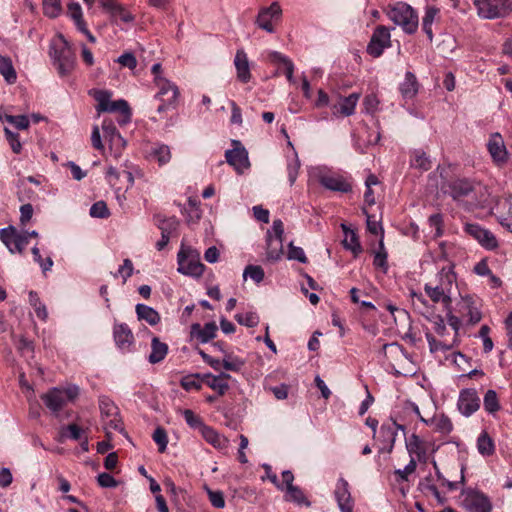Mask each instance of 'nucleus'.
Wrapping results in <instances>:
<instances>
[{
  "mask_svg": "<svg viewBox=\"0 0 512 512\" xmlns=\"http://www.w3.org/2000/svg\"><path fill=\"white\" fill-rule=\"evenodd\" d=\"M168 353V345L161 342L158 337H153L151 341V353L148 356V361L151 364H156L164 360Z\"/></svg>",
  "mask_w": 512,
  "mask_h": 512,
  "instance_id": "30",
  "label": "nucleus"
},
{
  "mask_svg": "<svg viewBox=\"0 0 512 512\" xmlns=\"http://www.w3.org/2000/svg\"><path fill=\"white\" fill-rule=\"evenodd\" d=\"M150 156L156 160L159 165H165L171 160L170 147L165 144H156L152 147Z\"/></svg>",
  "mask_w": 512,
  "mask_h": 512,
  "instance_id": "41",
  "label": "nucleus"
},
{
  "mask_svg": "<svg viewBox=\"0 0 512 512\" xmlns=\"http://www.w3.org/2000/svg\"><path fill=\"white\" fill-rule=\"evenodd\" d=\"M201 434L208 443L219 450L226 449L228 446V440L223 435L219 434L216 430L207 425L202 427Z\"/></svg>",
  "mask_w": 512,
  "mask_h": 512,
  "instance_id": "29",
  "label": "nucleus"
},
{
  "mask_svg": "<svg viewBox=\"0 0 512 512\" xmlns=\"http://www.w3.org/2000/svg\"><path fill=\"white\" fill-rule=\"evenodd\" d=\"M133 270L132 261L130 259H125L114 276H121L123 278V283H125L127 279L132 276Z\"/></svg>",
  "mask_w": 512,
  "mask_h": 512,
  "instance_id": "61",
  "label": "nucleus"
},
{
  "mask_svg": "<svg viewBox=\"0 0 512 512\" xmlns=\"http://www.w3.org/2000/svg\"><path fill=\"white\" fill-rule=\"evenodd\" d=\"M32 254H33L34 260L40 265V267L42 268V271L44 273L49 271L52 268L53 260L51 259V257H47L46 259H43L38 247L35 246L32 248Z\"/></svg>",
  "mask_w": 512,
  "mask_h": 512,
  "instance_id": "54",
  "label": "nucleus"
},
{
  "mask_svg": "<svg viewBox=\"0 0 512 512\" xmlns=\"http://www.w3.org/2000/svg\"><path fill=\"white\" fill-rule=\"evenodd\" d=\"M342 228L345 233V238L343 240L344 247L351 250L355 255L359 254L362 251V248L357 234L353 230L348 229L344 224L342 225Z\"/></svg>",
  "mask_w": 512,
  "mask_h": 512,
  "instance_id": "40",
  "label": "nucleus"
},
{
  "mask_svg": "<svg viewBox=\"0 0 512 512\" xmlns=\"http://www.w3.org/2000/svg\"><path fill=\"white\" fill-rule=\"evenodd\" d=\"M155 84L158 88L155 97L161 102L157 112L163 113L170 108H174L179 95L178 87L165 78H156Z\"/></svg>",
  "mask_w": 512,
  "mask_h": 512,
  "instance_id": "9",
  "label": "nucleus"
},
{
  "mask_svg": "<svg viewBox=\"0 0 512 512\" xmlns=\"http://www.w3.org/2000/svg\"><path fill=\"white\" fill-rule=\"evenodd\" d=\"M266 259L270 262L279 260L283 254V239L274 238L270 232H267Z\"/></svg>",
  "mask_w": 512,
  "mask_h": 512,
  "instance_id": "27",
  "label": "nucleus"
},
{
  "mask_svg": "<svg viewBox=\"0 0 512 512\" xmlns=\"http://www.w3.org/2000/svg\"><path fill=\"white\" fill-rule=\"evenodd\" d=\"M90 215L95 218H107L109 210L106 203L104 201L94 203L90 208Z\"/></svg>",
  "mask_w": 512,
  "mask_h": 512,
  "instance_id": "59",
  "label": "nucleus"
},
{
  "mask_svg": "<svg viewBox=\"0 0 512 512\" xmlns=\"http://www.w3.org/2000/svg\"><path fill=\"white\" fill-rule=\"evenodd\" d=\"M126 179L125 191L129 190L134 185V175L132 171L123 170L122 172L117 171L114 167L110 166L107 169L106 178L109 184L116 189V192L122 190L123 187L119 186L121 178Z\"/></svg>",
  "mask_w": 512,
  "mask_h": 512,
  "instance_id": "20",
  "label": "nucleus"
},
{
  "mask_svg": "<svg viewBox=\"0 0 512 512\" xmlns=\"http://www.w3.org/2000/svg\"><path fill=\"white\" fill-rule=\"evenodd\" d=\"M448 188V193L456 201L469 196L474 190L472 183L467 179L453 180L449 183Z\"/></svg>",
  "mask_w": 512,
  "mask_h": 512,
  "instance_id": "25",
  "label": "nucleus"
},
{
  "mask_svg": "<svg viewBox=\"0 0 512 512\" xmlns=\"http://www.w3.org/2000/svg\"><path fill=\"white\" fill-rule=\"evenodd\" d=\"M223 368L227 371L238 372L242 369L245 361L237 356L225 354L222 360Z\"/></svg>",
  "mask_w": 512,
  "mask_h": 512,
  "instance_id": "47",
  "label": "nucleus"
},
{
  "mask_svg": "<svg viewBox=\"0 0 512 512\" xmlns=\"http://www.w3.org/2000/svg\"><path fill=\"white\" fill-rule=\"evenodd\" d=\"M217 325L215 322L206 323L203 327L195 323L191 326V334L200 342L207 343L216 336Z\"/></svg>",
  "mask_w": 512,
  "mask_h": 512,
  "instance_id": "26",
  "label": "nucleus"
},
{
  "mask_svg": "<svg viewBox=\"0 0 512 512\" xmlns=\"http://www.w3.org/2000/svg\"><path fill=\"white\" fill-rule=\"evenodd\" d=\"M234 65L236 68L237 79L242 83H247L251 80L250 63L246 52L243 49H238L234 58Z\"/></svg>",
  "mask_w": 512,
  "mask_h": 512,
  "instance_id": "23",
  "label": "nucleus"
},
{
  "mask_svg": "<svg viewBox=\"0 0 512 512\" xmlns=\"http://www.w3.org/2000/svg\"><path fill=\"white\" fill-rule=\"evenodd\" d=\"M286 500L294 502L298 505L310 506L311 503L307 500L302 490L297 486L288 487L286 490Z\"/></svg>",
  "mask_w": 512,
  "mask_h": 512,
  "instance_id": "45",
  "label": "nucleus"
},
{
  "mask_svg": "<svg viewBox=\"0 0 512 512\" xmlns=\"http://www.w3.org/2000/svg\"><path fill=\"white\" fill-rule=\"evenodd\" d=\"M282 18V8L278 2H272L267 7H261L255 19L258 28L267 33H274L275 27L273 22H278Z\"/></svg>",
  "mask_w": 512,
  "mask_h": 512,
  "instance_id": "10",
  "label": "nucleus"
},
{
  "mask_svg": "<svg viewBox=\"0 0 512 512\" xmlns=\"http://www.w3.org/2000/svg\"><path fill=\"white\" fill-rule=\"evenodd\" d=\"M29 303L31 306H33L37 317L45 321L48 317V312L46 306L40 301L36 292L30 291Z\"/></svg>",
  "mask_w": 512,
  "mask_h": 512,
  "instance_id": "46",
  "label": "nucleus"
},
{
  "mask_svg": "<svg viewBox=\"0 0 512 512\" xmlns=\"http://www.w3.org/2000/svg\"><path fill=\"white\" fill-rule=\"evenodd\" d=\"M99 408L106 438L112 440V431H118L127 437L119 408L107 397L99 399Z\"/></svg>",
  "mask_w": 512,
  "mask_h": 512,
  "instance_id": "5",
  "label": "nucleus"
},
{
  "mask_svg": "<svg viewBox=\"0 0 512 512\" xmlns=\"http://www.w3.org/2000/svg\"><path fill=\"white\" fill-rule=\"evenodd\" d=\"M495 210L499 223L512 233V196L498 201Z\"/></svg>",
  "mask_w": 512,
  "mask_h": 512,
  "instance_id": "21",
  "label": "nucleus"
},
{
  "mask_svg": "<svg viewBox=\"0 0 512 512\" xmlns=\"http://www.w3.org/2000/svg\"><path fill=\"white\" fill-rule=\"evenodd\" d=\"M458 410L465 417L471 416L480 407V399L475 389L466 388L460 391L458 402Z\"/></svg>",
  "mask_w": 512,
  "mask_h": 512,
  "instance_id": "14",
  "label": "nucleus"
},
{
  "mask_svg": "<svg viewBox=\"0 0 512 512\" xmlns=\"http://www.w3.org/2000/svg\"><path fill=\"white\" fill-rule=\"evenodd\" d=\"M235 319L240 325L246 327H255L259 323V317L255 312L237 314Z\"/></svg>",
  "mask_w": 512,
  "mask_h": 512,
  "instance_id": "52",
  "label": "nucleus"
},
{
  "mask_svg": "<svg viewBox=\"0 0 512 512\" xmlns=\"http://www.w3.org/2000/svg\"><path fill=\"white\" fill-rule=\"evenodd\" d=\"M477 450L484 457H489L495 452L494 441L486 431H482L477 438Z\"/></svg>",
  "mask_w": 512,
  "mask_h": 512,
  "instance_id": "37",
  "label": "nucleus"
},
{
  "mask_svg": "<svg viewBox=\"0 0 512 512\" xmlns=\"http://www.w3.org/2000/svg\"><path fill=\"white\" fill-rule=\"evenodd\" d=\"M439 13L440 10L435 6H427L425 9V15L422 19V29L430 42L433 40L432 24L438 17Z\"/></svg>",
  "mask_w": 512,
  "mask_h": 512,
  "instance_id": "34",
  "label": "nucleus"
},
{
  "mask_svg": "<svg viewBox=\"0 0 512 512\" xmlns=\"http://www.w3.org/2000/svg\"><path fill=\"white\" fill-rule=\"evenodd\" d=\"M265 276L264 270L259 265H248L244 269L243 278L246 279L250 277L255 283H260L263 281Z\"/></svg>",
  "mask_w": 512,
  "mask_h": 512,
  "instance_id": "50",
  "label": "nucleus"
},
{
  "mask_svg": "<svg viewBox=\"0 0 512 512\" xmlns=\"http://www.w3.org/2000/svg\"><path fill=\"white\" fill-rule=\"evenodd\" d=\"M206 490L209 497V501L211 502L212 506L219 509L225 507V499L223 492L219 490L214 491L209 488H207Z\"/></svg>",
  "mask_w": 512,
  "mask_h": 512,
  "instance_id": "60",
  "label": "nucleus"
},
{
  "mask_svg": "<svg viewBox=\"0 0 512 512\" xmlns=\"http://www.w3.org/2000/svg\"><path fill=\"white\" fill-rule=\"evenodd\" d=\"M0 74L8 84H14L17 80V73L13 66L12 60L8 56L0 54Z\"/></svg>",
  "mask_w": 512,
  "mask_h": 512,
  "instance_id": "36",
  "label": "nucleus"
},
{
  "mask_svg": "<svg viewBox=\"0 0 512 512\" xmlns=\"http://www.w3.org/2000/svg\"><path fill=\"white\" fill-rule=\"evenodd\" d=\"M479 308L480 301L476 296H463L459 302L460 313L463 317H467L471 324H476L481 320L482 314Z\"/></svg>",
  "mask_w": 512,
  "mask_h": 512,
  "instance_id": "16",
  "label": "nucleus"
},
{
  "mask_svg": "<svg viewBox=\"0 0 512 512\" xmlns=\"http://www.w3.org/2000/svg\"><path fill=\"white\" fill-rule=\"evenodd\" d=\"M474 5L483 19L503 18L512 12V0H474Z\"/></svg>",
  "mask_w": 512,
  "mask_h": 512,
  "instance_id": "7",
  "label": "nucleus"
},
{
  "mask_svg": "<svg viewBox=\"0 0 512 512\" xmlns=\"http://www.w3.org/2000/svg\"><path fill=\"white\" fill-rule=\"evenodd\" d=\"M50 56L61 77L71 74L76 66V55L62 35L59 36V43L52 44Z\"/></svg>",
  "mask_w": 512,
  "mask_h": 512,
  "instance_id": "4",
  "label": "nucleus"
},
{
  "mask_svg": "<svg viewBox=\"0 0 512 512\" xmlns=\"http://www.w3.org/2000/svg\"><path fill=\"white\" fill-rule=\"evenodd\" d=\"M426 339L428 341L429 348H430L431 352H436L439 350H443V351L450 350L453 346L452 344H448V343L436 340L435 337L430 333H426Z\"/></svg>",
  "mask_w": 512,
  "mask_h": 512,
  "instance_id": "58",
  "label": "nucleus"
},
{
  "mask_svg": "<svg viewBox=\"0 0 512 512\" xmlns=\"http://www.w3.org/2000/svg\"><path fill=\"white\" fill-rule=\"evenodd\" d=\"M79 395L77 386L67 388L54 387L41 396L45 406L54 414H57L69 401L75 400Z\"/></svg>",
  "mask_w": 512,
  "mask_h": 512,
  "instance_id": "6",
  "label": "nucleus"
},
{
  "mask_svg": "<svg viewBox=\"0 0 512 512\" xmlns=\"http://www.w3.org/2000/svg\"><path fill=\"white\" fill-rule=\"evenodd\" d=\"M103 136L106 141L109 142L110 147H116L117 149L123 148L126 145V141L118 132L114 122L111 119L105 118L102 122Z\"/></svg>",
  "mask_w": 512,
  "mask_h": 512,
  "instance_id": "22",
  "label": "nucleus"
},
{
  "mask_svg": "<svg viewBox=\"0 0 512 512\" xmlns=\"http://www.w3.org/2000/svg\"><path fill=\"white\" fill-rule=\"evenodd\" d=\"M152 438L158 445V451L160 453L165 452L168 444V437L165 429L162 427H157L153 432Z\"/></svg>",
  "mask_w": 512,
  "mask_h": 512,
  "instance_id": "51",
  "label": "nucleus"
},
{
  "mask_svg": "<svg viewBox=\"0 0 512 512\" xmlns=\"http://www.w3.org/2000/svg\"><path fill=\"white\" fill-rule=\"evenodd\" d=\"M114 340L118 348L128 350L133 344L134 336L127 324H116L113 329Z\"/></svg>",
  "mask_w": 512,
  "mask_h": 512,
  "instance_id": "24",
  "label": "nucleus"
},
{
  "mask_svg": "<svg viewBox=\"0 0 512 512\" xmlns=\"http://www.w3.org/2000/svg\"><path fill=\"white\" fill-rule=\"evenodd\" d=\"M97 482L102 488H115L118 486L117 480L106 472L100 473L97 476Z\"/></svg>",
  "mask_w": 512,
  "mask_h": 512,
  "instance_id": "64",
  "label": "nucleus"
},
{
  "mask_svg": "<svg viewBox=\"0 0 512 512\" xmlns=\"http://www.w3.org/2000/svg\"><path fill=\"white\" fill-rule=\"evenodd\" d=\"M398 430L404 432L405 428L403 425L397 424L396 422L384 423L380 427V435L383 441L388 444V452H391L394 448Z\"/></svg>",
  "mask_w": 512,
  "mask_h": 512,
  "instance_id": "28",
  "label": "nucleus"
},
{
  "mask_svg": "<svg viewBox=\"0 0 512 512\" xmlns=\"http://www.w3.org/2000/svg\"><path fill=\"white\" fill-rule=\"evenodd\" d=\"M457 286V277L454 272V265L442 267L436 274L435 279L425 283V294L433 303H441L449 307L452 303V294Z\"/></svg>",
  "mask_w": 512,
  "mask_h": 512,
  "instance_id": "1",
  "label": "nucleus"
},
{
  "mask_svg": "<svg viewBox=\"0 0 512 512\" xmlns=\"http://www.w3.org/2000/svg\"><path fill=\"white\" fill-rule=\"evenodd\" d=\"M334 496L341 512H353L354 500L349 490V484L344 478L337 481Z\"/></svg>",
  "mask_w": 512,
  "mask_h": 512,
  "instance_id": "17",
  "label": "nucleus"
},
{
  "mask_svg": "<svg viewBox=\"0 0 512 512\" xmlns=\"http://www.w3.org/2000/svg\"><path fill=\"white\" fill-rule=\"evenodd\" d=\"M410 166L424 172L431 169L432 163L423 150L416 149L412 152Z\"/></svg>",
  "mask_w": 512,
  "mask_h": 512,
  "instance_id": "35",
  "label": "nucleus"
},
{
  "mask_svg": "<svg viewBox=\"0 0 512 512\" xmlns=\"http://www.w3.org/2000/svg\"><path fill=\"white\" fill-rule=\"evenodd\" d=\"M178 272L191 276L201 277L205 266L200 262L198 254L191 249L181 248L177 255Z\"/></svg>",
  "mask_w": 512,
  "mask_h": 512,
  "instance_id": "8",
  "label": "nucleus"
},
{
  "mask_svg": "<svg viewBox=\"0 0 512 512\" xmlns=\"http://www.w3.org/2000/svg\"><path fill=\"white\" fill-rule=\"evenodd\" d=\"M202 380L208 387L216 391L220 396L224 395L229 389L228 382H222L221 379L217 378L216 375L211 373L203 374Z\"/></svg>",
  "mask_w": 512,
  "mask_h": 512,
  "instance_id": "39",
  "label": "nucleus"
},
{
  "mask_svg": "<svg viewBox=\"0 0 512 512\" xmlns=\"http://www.w3.org/2000/svg\"><path fill=\"white\" fill-rule=\"evenodd\" d=\"M4 132L12 151L16 154H19L22 150V144L20 142L19 135L17 133H13L8 128H5Z\"/></svg>",
  "mask_w": 512,
  "mask_h": 512,
  "instance_id": "55",
  "label": "nucleus"
},
{
  "mask_svg": "<svg viewBox=\"0 0 512 512\" xmlns=\"http://www.w3.org/2000/svg\"><path fill=\"white\" fill-rule=\"evenodd\" d=\"M203 380L202 375L200 374H194V375H187L181 379V386L186 391L190 390H199L202 386Z\"/></svg>",
  "mask_w": 512,
  "mask_h": 512,
  "instance_id": "48",
  "label": "nucleus"
},
{
  "mask_svg": "<svg viewBox=\"0 0 512 512\" xmlns=\"http://www.w3.org/2000/svg\"><path fill=\"white\" fill-rule=\"evenodd\" d=\"M430 227L435 229L434 236L441 237L443 235V217L441 214H433L428 219Z\"/></svg>",
  "mask_w": 512,
  "mask_h": 512,
  "instance_id": "63",
  "label": "nucleus"
},
{
  "mask_svg": "<svg viewBox=\"0 0 512 512\" xmlns=\"http://www.w3.org/2000/svg\"><path fill=\"white\" fill-rule=\"evenodd\" d=\"M90 94L98 102L96 110L98 114L102 112H119L117 122L120 125H125L131 121V109L128 102L123 99L111 101L112 93L108 90H92Z\"/></svg>",
  "mask_w": 512,
  "mask_h": 512,
  "instance_id": "2",
  "label": "nucleus"
},
{
  "mask_svg": "<svg viewBox=\"0 0 512 512\" xmlns=\"http://www.w3.org/2000/svg\"><path fill=\"white\" fill-rule=\"evenodd\" d=\"M319 181L323 187L335 192L347 193L352 189L351 184L341 175H322Z\"/></svg>",
  "mask_w": 512,
  "mask_h": 512,
  "instance_id": "19",
  "label": "nucleus"
},
{
  "mask_svg": "<svg viewBox=\"0 0 512 512\" xmlns=\"http://www.w3.org/2000/svg\"><path fill=\"white\" fill-rule=\"evenodd\" d=\"M359 97L360 95L358 93H352L343 98L339 106H334V113L341 114L342 116H350L354 114Z\"/></svg>",
  "mask_w": 512,
  "mask_h": 512,
  "instance_id": "32",
  "label": "nucleus"
},
{
  "mask_svg": "<svg viewBox=\"0 0 512 512\" xmlns=\"http://www.w3.org/2000/svg\"><path fill=\"white\" fill-rule=\"evenodd\" d=\"M387 17L407 34H414L419 25L417 12L407 3L397 2L386 9Z\"/></svg>",
  "mask_w": 512,
  "mask_h": 512,
  "instance_id": "3",
  "label": "nucleus"
},
{
  "mask_svg": "<svg viewBox=\"0 0 512 512\" xmlns=\"http://www.w3.org/2000/svg\"><path fill=\"white\" fill-rule=\"evenodd\" d=\"M288 259L297 260L301 263H307V257L304 250L301 247L294 246L291 242L288 246Z\"/></svg>",
  "mask_w": 512,
  "mask_h": 512,
  "instance_id": "57",
  "label": "nucleus"
},
{
  "mask_svg": "<svg viewBox=\"0 0 512 512\" xmlns=\"http://www.w3.org/2000/svg\"><path fill=\"white\" fill-rule=\"evenodd\" d=\"M400 91L404 98L414 97L418 91L417 80L412 72H406L404 82L400 86Z\"/></svg>",
  "mask_w": 512,
  "mask_h": 512,
  "instance_id": "38",
  "label": "nucleus"
},
{
  "mask_svg": "<svg viewBox=\"0 0 512 512\" xmlns=\"http://www.w3.org/2000/svg\"><path fill=\"white\" fill-rule=\"evenodd\" d=\"M406 448L410 455H416L419 460L426 456L427 449L424 441L416 434L406 439Z\"/></svg>",
  "mask_w": 512,
  "mask_h": 512,
  "instance_id": "33",
  "label": "nucleus"
},
{
  "mask_svg": "<svg viewBox=\"0 0 512 512\" xmlns=\"http://www.w3.org/2000/svg\"><path fill=\"white\" fill-rule=\"evenodd\" d=\"M82 433L83 429L80 428L77 424H69L61 429L59 441H62L64 438H69L75 441L80 440Z\"/></svg>",
  "mask_w": 512,
  "mask_h": 512,
  "instance_id": "49",
  "label": "nucleus"
},
{
  "mask_svg": "<svg viewBox=\"0 0 512 512\" xmlns=\"http://www.w3.org/2000/svg\"><path fill=\"white\" fill-rule=\"evenodd\" d=\"M0 239L11 253H15L16 229L8 226L0 230Z\"/></svg>",
  "mask_w": 512,
  "mask_h": 512,
  "instance_id": "43",
  "label": "nucleus"
},
{
  "mask_svg": "<svg viewBox=\"0 0 512 512\" xmlns=\"http://www.w3.org/2000/svg\"><path fill=\"white\" fill-rule=\"evenodd\" d=\"M464 231L486 249L492 250L498 246L494 234L477 223L465 224Z\"/></svg>",
  "mask_w": 512,
  "mask_h": 512,
  "instance_id": "13",
  "label": "nucleus"
},
{
  "mask_svg": "<svg viewBox=\"0 0 512 512\" xmlns=\"http://www.w3.org/2000/svg\"><path fill=\"white\" fill-rule=\"evenodd\" d=\"M391 46L390 29L379 25L375 28L367 45V53L375 58L380 57L385 48Z\"/></svg>",
  "mask_w": 512,
  "mask_h": 512,
  "instance_id": "12",
  "label": "nucleus"
},
{
  "mask_svg": "<svg viewBox=\"0 0 512 512\" xmlns=\"http://www.w3.org/2000/svg\"><path fill=\"white\" fill-rule=\"evenodd\" d=\"M232 146L225 152L226 161L238 174H243L250 167L248 152L239 140H232Z\"/></svg>",
  "mask_w": 512,
  "mask_h": 512,
  "instance_id": "11",
  "label": "nucleus"
},
{
  "mask_svg": "<svg viewBox=\"0 0 512 512\" xmlns=\"http://www.w3.org/2000/svg\"><path fill=\"white\" fill-rule=\"evenodd\" d=\"M483 406L489 414H494L500 410V404L496 391L490 389L485 393Z\"/></svg>",
  "mask_w": 512,
  "mask_h": 512,
  "instance_id": "44",
  "label": "nucleus"
},
{
  "mask_svg": "<svg viewBox=\"0 0 512 512\" xmlns=\"http://www.w3.org/2000/svg\"><path fill=\"white\" fill-rule=\"evenodd\" d=\"M428 425H433L435 430L441 434L447 435L453 430V424L449 417L444 414L433 417Z\"/></svg>",
  "mask_w": 512,
  "mask_h": 512,
  "instance_id": "42",
  "label": "nucleus"
},
{
  "mask_svg": "<svg viewBox=\"0 0 512 512\" xmlns=\"http://www.w3.org/2000/svg\"><path fill=\"white\" fill-rule=\"evenodd\" d=\"M464 503L469 512H491L492 504L488 496L477 490L466 493Z\"/></svg>",
  "mask_w": 512,
  "mask_h": 512,
  "instance_id": "15",
  "label": "nucleus"
},
{
  "mask_svg": "<svg viewBox=\"0 0 512 512\" xmlns=\"http://www.w3.org/2000/svg\"><path fill=\"white\" fill-rule=\"evenodd\" d=\"M488 151L497 165H503L507 162L508 152L504 145L502 136L499 133L491 135L488 144Z\"/></svg>",
  "mask_w": 512,
  "mask_h": 512,
  "instance_id": "18",
  "label": "nucleus"
},
{
  "mask_svg": "<svg viewBox=\"0 0 512 512\" xmlns=\"http://www.w3.org/2000/svg\"><path fill=\"white\" fill-rule=\"evenodd\" d=\"M183 416H184L186 423L191 428H199L201 431L202 427L205 426V424L202 422L201 418L199 416H197L192 410H189V409L184 410Z\"/></svg>",
  "mask_w": 512,
  "mask_h": 512,
  "instance_id": "56",
  "label": "nucleus"
},
{
  "mask_svg": "<svg viewBox=\"0 0 512 512\" xmlns=\"http://www.w3.org/2000/svg\"><path fill=\"white\" fill-rule=\"evenodd\" d=\"M111 16L115 19V21H122L125 23L132 22L134 17L121 5H117L115 10L112 12Z\"/></svg>",
  "mask_w": 512,
  "mask_h": 512,
  "instance_id": "62",
  "label": "nucleus"
},
{
  "mask_svg": "<svg viewBox=\"0 0 512 512\" xmlns=\"http://www.w3.org/2000/svg\"><path fill=\"white\" fill-rule=\"evenodd\" d=\"M135 310L138 319L146 321L151 326L157 325L161 320L159 313L148 305L137 304Z\"/></svg>",
  "mask_w": 512,
  "mask_h": 512,
  "instance_id": "31",
  "label": "nucleus"
},
{
  "mask_svg": "<svg viewBox=\"0 0 512 512\" xmlns=\"http://www.w3.org/2000/svg\"><path fill=\"white\" fill-rule=\"evenodd\" d=\"M5 121L14 125L19 130H24L29 127V119L25 115H6Z\"/></svg>",
  "mask_w": 512,
  "mask_h": 512,
  "instance_id": "53",
  "label": "nucleus"
}]
</instances>
